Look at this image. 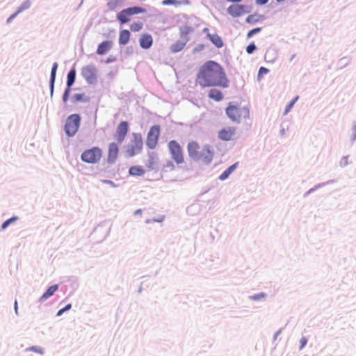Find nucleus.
<instances>
[{"label": "nucleus", "mask_w": 356, "mask_h": 356, "mask_svg": "<svg viewBox=\"0 0 356 356\" xmlns=\"http://www.w3.org/2000/svg\"><path fill=\"white\" fill-rule=\"evenodd\" d=\"M196 81L201 86L228 87V80L223 68L217 63L209 60L206 62L200 69Z\"/></svg>", "instance_id": "nucleus-1"}, {"label": "nucleus", "mask_w": 356, "mask_h": 356, "mask_svg": "<svg viewBox=\"0 0 356 356\" xmlns=\"http://www.w3.org/2000/svg\"><path fill=\"white\" fill-rule=\"evenodd\" d=\"M187 151L191 159L209 164L213 159V152L211 147L205 145L202 147L196 141H191L187 145Z\"/></svg>", "instance_id": "nucleus-2"}, {"label": "nucleus", "mask_w": 356, "mask_h": 356, "mask_svg": "<svg viewBox=\"0 0 356 356\" xmlns=\"http://www.w3.org/2000/svg\"><path fill=\"white\" fill-rule=\"evenodd\" d=\"M143 140L141 134L132 133L129 141L124 147V154L128 158L134 157L143 152Z\"/></svg>", "instance_id": "nucleus-3"}, {"label": "nucleus", "mask_w": 356, "mask_h": 356, "mask_svg": "<svg viewBox=\"0 0 356 356\" xmlns=\"http://www.w3.org/2000/svg\"><path fill=\"white\" fill-rule=\"evenodd\" d=\"M226 114L233 122L237 123L249 118L250 116L249 109L247 107H241L232 104L227 107Z\"/></svg>", "instance_id": "nucleus-4"}, {"label": "nucleus", "mask_w": 356, "mask_h": 356, "mask_svg": "<svg viewBox=\"0 0 356 356\" xmlns=\"http://www.w3.org/2000/svg\"><path fill=\"white\" fill-rule=\"evenodd\" d=\"M81 123V118L79 114H72L67 117L64 130L69 137L74 136L78 131Z\"/></svg>", "instance_id": "nucleus-5"}, {"label": "nucleus", "mask_w": 356, "mask_h": 356, "mask_svg": "<svg viewBox=\"0 0 356 356\" xmlns=\"http://www.w3.org/2000/svg\"><path fill=\"white\" fill-rule=\"evenodd\" d=\"M102 157V150L99 147H93L85 150L81 156V160L87 163L95 164L98 163Z\"/></svg>", "instance_id": "nucleus-6"}, {"label": "nucleus", "mask_w": 356, "mask_h": 356, "mask_svg": "<svg viewBox=\"0 0 356 356\" xmlns=\"http://www.w3.org/2000/svg\"><path fill=\"white\" fill-rule=\"evenodd\" d=\"M168 147L172 160L178 165L184 162V156L181 145L176 140H170Z\"/></svg>", "instance_id": "nucleus-7"}, {"label": "nucleus", "mask_w": 356, "mask_h": 356, "mask_svg": "<svg viewBox=\"0 0 356 356\" xmlns=\"http://www.w3.org/2000/svg\"><path fill=\"white\" fill-rule=\"evenodd\" d=\"M146 10L140 7H130L121 10L117 14V19L121 24H125L129 22L130 17L134 15L144 13Z\"/></svg>", "instance_id": "nucleus-8"}, {"label": "nucleus", "mask_w": 356, "mask_h": 356, "mask_svg": "<svg viewBox=\"0 0 356 356\" xmlns=\"http://www.w3.org/2000/svg\"><path fill=\"white\" fill-rule=\"evenodd\" d=\"M161 128L159 125H154L150 127L146 138V145L148 148L154 149L158 144Z\"/></svg>", "instance_id": "nucleus-9"}, {"label": "nucleus", "mask_w": 356, "mask_h": 356, "mask_svg": "<svg viewBox=\"0 0 356 356\" xmlns=\"http://www.w3.org/2000/svg\"><path fill=\"white\" fill-rule=\"evenodd\" d=\"M81 75L88 83H93L97 79V70L94 65H86L81 69Z\"/></svg>", "instance_id": "nucleus-10"}, {"label": "nucleus", "mask_w": 356, "mask_h": 356, "mask_svg": "<svg viewBox=\"0 0 356 356\" xmlns=\"http://www.w3.org/2000/svg\"><path fill=\"white\" fill-rule=\"evenodd\" d=\"M128 131L129 124L127 121H122L118 124L115 131V136L119 143H121L124 140Z\"/></svg>", "instance_id": "nucleus-11"}, {"label": "nucleus", "mask_w": 356, "mask_h": 356, "mask_svg": "<svg viewBox=\"0 0 356 356\" xmlns=\"http://www.w3.org/2000/svg\"><path fill=\"white\" fill-rule=\"evenodd\" d=\"M236 128L234 127H225L218 132V138L223 141H229L234 138Z\"/></svg>", "instance_id": "nucleus-12"}, {"label": "nucleus", "mask_w": 356, "mask_h": 356, "mask_svg": "<svg viewBox=\"0 0 356 356\" xmlns=\"http://www.w3.org/2000/svg\"><path fill=\"white\" fill-rule=\"evenodd\" d=\"M118 154L119 147L118 144L114 142L111 143L108 147L107 162L111 164L114 163L118 158Z\"/></svg>", "instance_id": "nucleus-13"}, {"label": "nucleus", "mask_w": 356, "mask_h": 356, "mask_svg": "<svg viewBox=\"0 0 356 356\" xmlns=\"http://www.w3.org/2000/svg\"><path fill=\"white\" fill-rule=\"evenodd\" d=\"M246 6L241 4H232L227 8V13L234 17H238L245 13Z\"/></svg>", "instance_id": "nucleus-14"}, {"label": "nucleus", "mask_w": 356, "mask_h": 356, "mask_svg": "<svg viewBox=\"0 0 356 356\" xmlns=\"http://www.w3.org/2000/svg\"><path fill=\"white\" fill-rule=\"evenodd\" d=\"M140 45L143 49H149L153 44V38L151 35L145 33L143 34L139 40Z\"/></svg>", "instance_id": "nucleus-15"}, {"label": "nucleus", "mask_w": 356, "mask_h": 356, "mask_svg": "<svg viewBox=\"0 0 356 356\" xmlns=\"http://www.w3.org/2000/svg\"><path fill=\"white\" fill-rule=\"evenodd\" d=\"M113 46V42L109 40L104 41L100 43L97 49L98 55H104L111 50Z\"/></svg>", "instance_id": "nucleus-16"}, {"label": "nucleus", "mask_w": 356, "mask_h": 356, "mask_svg": "<svg viewBox=\"0 0 356 356\" xmlns=\"http://www.w3.org/2000/svg\"><path fill=\"white\" fill-rule=\"evenodd\" d=\"M129 173L131 176L140 177L145 175V170L140 165H134L129 168Z\"/></svg>", "instance_id": "nucleus-17"}, {"label": "nucleus", "mask_w": 356, "mask_h": 356, "mask_svg": "<svg viewBox=\"0 0 356 356\" xmlns=\"http://www.w3.org/2000/svg\"><path fill=\"white\" fill-rule=\"evenodd\" d=\"M58 285L54 284L51 286H49L45 293H43V295L40 298V302H43L51 296L54 295V293L58 290Z\"/></svg>", "instance_id": "nucleus-18"}, {"label": "nucleus", "mask_w": 356, "mask_h": 356, "mask_svg": "<svg viewBox=\"0 0 356 356\" xmlns=\"http://www.w3.org/2000/svg\"><path fill=\"white\" fill-rule=\"evenodd\" d=\"M130 32L128 30H122L120 32L119 44L120 45L127 44L130 40Z\"/></svg>", "instance_id": "nucleus-19"}, {"label": "nucleus", "mask_w": 356, "mask_h": 356, "mask_svg": "<svg viewBox=\"0 0 356 356\" xmlns=\"http://www.w3.org/2000/svg\"><path fill=\"white\" fill-rule=\"evenodd\" d=\"M208 97L216 102H220L223 99L222 93L217 89H211L209 90Z\"/></svg>", "instance_id": "nucleus-20"}, {"label": "nucleus", "mask_w": 356, "mask_h": 356, "mask_svg": "<svg viewBox=\"0 0 356 356\" xmlns=\"http://www.w3.org/2000/svg\"><path fill=\"white\" fill-rule=\"evenodd\" d=\"M238 163H236L231 166H229L227 169H226L220 176V180H225L229 177V176L235 170Z\"/></svg>", "instance_id": "nucleus-21"}, {"label": "nucleus", "mask_w": 356, "mask_h": 356, "mask_svg": "<svg viewBox=\"0 0 356 356\" xmlns=\"http://www.w3.org/2000/svg\"><path fill=\"white\" fill-rule=\"evenodd\" d=\"M208 37L210 40L218 47L220 48L223 46V42L221 38L217 34H209Z\"/></svg>", "instance_id": "nucleus-22"}, {"label": "nucleus", "mask_w": 356, "mask_h": 356, "mask_svg": "<svg viewBox=\"0 0 356 356\" xmlns=\"http://www.w3.org/2000/svg\"><path fill=\"white\" fill-rule=\"evenodd\" d=\"M157 156L154 152L149 154V159L146 163V166L148 169H153L156 163Z\"/></svg>", "instance_id": "nucleus-23"}, {"label": "nucleus", "mask_w": 356, "mask_h": 356, "mask_svg": "<svg viewBox=\"0 0 356 356\" xmlns=\"http://www.w3.org/2000/svg\"><path fill=\"white\" fill-rule=\"evenodd\" d=\"M58 68V63H54L53 64L51 72V80H50V87H51V92H53L54 90V84L56 79V74Z\"/></svg>", "instance_id": "nucleus-24"}, {"label": "nucleus", "mask_w": 356, "mask_h": 356, "mask_svg": "<svg viewBox=\"0 0 356 356\" xmlns=\"http://www.w3.org/2000/svg\"><path fill=\"white\" fill-rule=\"evenodd\" d=\"M185 45V42L181 41H177L173 44H172L170 49L172 52L177 53L181 51L184 48Z\"/></svg>", "instance_id": "nucleus-25"}, {"label": "nucleus", "mask_w": 356, "mask_h": 356, "mask_svg": "<svg viewBox=\"0 0 356 356\" xmlns=\"http://www.w3.org/2000/svg\"><path fill=\"white\" fill-rule=\"evenodd\" d=\"M76 76V71L74 69L71 70L67 74V86L70 88L74 83Z\"/></svg>", "instance_id": "nucleus-26"}, {"label": "nucleus", "mask_w": 356, "mask_h": 356, "mask_svg": "<svg viewBox=\"0 0 356 356\" xmlns=\"http://www.w3.org/2000/svg\"><path fill=\"white\" fill-rule=\"evenodd\" d=\"M72 101L76 103L78 102H87L88 98L83 93L74 94L72 97Z\"/></svg>", "instance_id": "nucleus-27"}, {"label": "nucleus", "mask_w": 356, "mask_h": 356, "mask_svg": "<svg viewBox=\"0 0 356 356\" xmlns=\"http://www.w3.org/2000/svg\"><path fill=\"white\" fill-rule=\"evenodd\" d=\"M143 28V24L141 22H134L130 26V29L133 32H138Z\"/></svg>", "instance_id": "nucleus-28"}, {"label": "nucleus", "mask_w": 356, "mask_h": 356, "mask_svg": "<svg viewBox=\"0 0 356 356\" xmlns=\"http://www.w3.org/2000/svg\"><path fill=\"white\" fill-rule=\"evenodd\" d=\"M298 99V96H296L295 98H293L290 102V103L286 107L284 114H286L290 111V110L293 106L294 104L297 102Z\"/></svg>", "instance_id": "nucleus-29"}, {"label": "nucleus", "mask_w": 356, "mask_h": 356, "mask_svg": "<svg viewBox=\"0 0 356 356\" xmlns=\"http://www.w3.org/2000/svg\"><path fill=\"white\" fill-rule=\"evenodd\" d=\"M31 6V2L29 1H26L25 2H24L17 9V12L18 13H20L21 12H22L23 10L29 8Z\"/></svg>", "instance_id": "nucleus-30"}, {"label": "nucleus", "mask_w": 356, "mask_h": 356, "mask_svg": "<svg viewBox=\"0 0 356 356\" xmlns=\"http://www.w3.org/2000/svg\"><path fill=\"white\" fill-rule=\"evenodd\" d=\"M17 220V217H13L7 220H6L3 224H2V229H6L11 222H13L15 221H16Z\"/></svg>", "instance_id": "nucleus-31"}, {"label": "nucleus", "mask_w": 356, "mask_h": 356, "mask_svg": "<svg viewBox=\"0 0 356 356\" xmlns=\"http://www.w3.org/2000/svg\"><path fill=\"white\" fill-rule=\"evenodd\" d=\"M70 88H67L63 95V102L64 103H66L68 100V98H69V95H70Z\"/></svg>", "instance_id": "nucleus-32"}, {"label": "nucleus", "mask_w": 356, "mask_h": 356, "mask_svg": "<svg viewBox=\"0 0 356 356\" xmlns=\"http://www.w3.org/2000/svg\"><path fill=\"white\" fill-rule=\"evenodd\" d=\"M261 31V27H258V28H255V29H252L251 31H250L248 33V38H251L252 37L254 34L257 33H259L260 31Z\"/></svg>", "instance_id": "nucleus-33"}, {"label": "nucleus", "mask_w": 356, "mask_h": 356, "mask_svg": "<svg viewBox=\"0 0 356 356\" xmlns=\"http://www.w3.org/2000/svg\"><path fill=\"white\" fill-rule=\"evenodd\" d=\"M266 296L264 293H260L258 294H254V296H252L250 297V298L252 300H259L261 298H263Z\"/></svg>", "instance_id": "nucleus-34"}, {"label": "nucleus", "mask_w": 356, "mask_h": 356, "mask_svg": "<svg viewBox=\"0 0 356 356\" xmlns=\"http://www.w3.org/2000/svg\"><path fill=\"white\" fill-rule=\"evenodd\" d=\"M256 49V46L254 45V43H251L247 47H246V51L248 54H252L254 52V51Z\"/></svg>", "instance_id": "nucleus-35"}, {"label": "nucleus", "mask_w": 356, "mask_h": 356, "mask_svg": "<svg viewBox=\"0 0 356 356\" xmlns=\"http://www.w3.org/2000/svg\"><path fill=\"white\" fill-rule=\"evenodd\" d=\"M268 72L269 70L267 68L264 67H261L259 70L258 77L260 78L264 74H266L267 73H268Z\"/></svg>", "instance_id": "nucleus-36"}, {"label": "nucleus", "mask_w": 356, "mask_h": 356, "mask_svg": "<svg viewBox=\"0 0 356 356\" xmlns=\"http://www.w3.org/2000/svg\"><path fill=\"white\" fill-rule=\"evenodd\" d=\"M72 307V305L71 304H68L64 308L60 309L58 313H57V316H60L63 314V312H65V311H67L69 309H70Z\"/></svg>", "instance_id": "nucleus-37"}, {"label": "nucleus", "mask_w": 356, "mask_h": 356, "mask_svg": "<svg viewBox=\"0 0 356 356\" xmlns=\"http://www.w3.org/2000/svg\"><path fill=\"white\" fill-rule=\"evenodd\" d=\"M162 3L163 5H172V4H177L179 3V2L177 0H164L163 1Z\"/></svg>", "instance_id": "nucleus-38"}, {"label": "nucleus", "mask_w": 356, "mask_h": 356, "mask_svg": "<svg viewBox=\"0 0 356 356\" xmlns=\"http://www.w3.org/2000/svg\"><path fill=\"white\" fill-rule=\"evenodd\" d=\"M254 17H255V15H249V16L246 18V22H247L248 23H252V22H254V21H255Z\"/></svg>", "instance_id": "nucleus-39"}, {"label": "nucleus", "mask_w": 356, "mask_h": 356, "mask_svg": "<svg viewBox=\"0 0 356 356\" xmlns=\"http://www.w3.org/2000/svg\"><path fill=\"white\" fill-rule=\"evenodd\" d=\"M307 340L305 337H302L300 339V348L302 349L307 343Z\"/></svg>", "instance_id": "nucleus-40"}, {"label": "nucleus", "mask_w": 356, "mask_h": 356, "mask_svg": "<svg viewBox=\"0 0 356 356\" xmlns=\"http://www.w3.org/2000/svg\"><path fill=\"white\" fill-rule=\"evenodd\" d=\"M268 0H256V3L258 5H264L267 3Z\"/></svg>", "instance_id": "nucleus-41"}, {"label": "nucleus", "mask_w": 356, "mask_h": 356, "mask_svg": "<svg viewBox=\"0 0 356 356\" xmlns=\"http://www.w3.org/2000/svg\"><path fill=\"white\" fill-rule=\"evenodd\" d=\"M19 13L16 11L14 14H13L8 19L7 22H10Z\"/></svg>", "instance_id": "nucleus-42"}, {"label": "nucleus", "mask_w": 356, "mask_h": 356, "mask_svg": "<svg viewBox=\"0 0 356 356\" xmlns=\"http://www.w3.org/2000/svg\"><path fill=\"white\" fill-rule=\"evenodd\" d=\"M166 167L169 168L171 170L175 169V165L172 161H169L167 163Z\"/></svg>", "instance_id": "nucleus-43"}, {"label": "nucleus", "mask_w": 356, "mask_h": 356, "mask_svg": "<svg viewBox=\"0 0 356 356\" xmlns=\"http://www.w3.org/2000/svg\"><path fill=\"white\" fill-rule=\"evenodd\" d=\"M164 219H165V216H162L160 218H159L158 219H154L153 221L158 222H163L164 220Z\"/></svg>", "instance_id": "nucleus-44"}, {"label": "nucleus", "mask_w": 356, "mask_h": 356, "mask_svg": "<svg viewBox=\"0 0 356 356\" xmlns=\"http://www.w3.org/2000/svg\"><path fill=\"white\" fill-rule=\"evenodd\" d=\"M228 2H232V3H238L241 2L243 0H226Z\"/></svg>", "instance_id": "nucleus-45"}, {"label": "nucleus", "mask_w": 356, "mask_h": 356, "mask_svg": "<svg viewBox=\"0 0 356 356\" xmlns=\"http://www.w3.org/2000/svg\"><path fill=\"white\" fill-rule=\"evenodd\" d=\"M141 213H142V210H141V209H138V210H136V211L134 212V214H135V215H140V214H141Z\"/></svg>", "instance_id": "nucleus-46"}, {"label": "nucleus", "mask_w": 356, "mask_h": 356, "mask_svg": "<svg viewBox=\"0 0 356 356\" xmlns=\"http://www.w3.org/2000/svg\"><path fill=\"white\" fill-rule=\"evenodd\" d=\"M17 309H18V307H17V301L15 300V310L16 313H17Z\"/></svg>", "instance_id": "nucleus-47"}, {"label": "nucleus", "mask_w": 356, "mask_h": 356, "mask_svg": "<svg viewBox=\"0 0 356 356\" xmlns=\"http://www.w3.org/2000/svg\"><path fill=\"white\" fill-rule=\"evenodd\" d=\"M104 182L108 183V184H113V182L111 181H104Z\"/></svg>", "instance_id": "nucleus-48"}]
</instances>
